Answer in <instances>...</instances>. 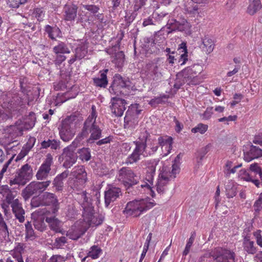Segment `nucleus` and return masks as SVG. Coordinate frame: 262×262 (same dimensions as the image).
I'll return each instance as SVG.
<instances>
[{
  "label": "nucleus",
  "instance_id": "ddd939ff",
  "mask_svg": "<svg viewBox=\"0 0 262 262\" xmlns=\"http://www.w3.org/2000/svg\"><path fill=\"white\" fill-rule=\"evenodd\" d=\"M178 55L177 63L179 66H183L189 60L188 58V50L187 49V45L186 41H183L179 45L178 48Z\"/></svg>",
  "mask_w": 262,
  "mask_h": 262
},
{
  "label": "nucleus",
  "instance_id": "a878e982",
  "mask_svg": "<svg viewBox=\"0 0 262 262\" xmlns=\"http://www.w3.org/2000/svg\"><path fill=\"white\" fill-rule=\"evenodd\" d=\"M23 120L24 122L25 128L26 129H31L34 126L36 121L35 114L31 112L28 115L23 116Z\"/></svg>",
  "mask_w": 262,
  "mask_h": 262
},
{
  "label": "nucleus",
  "instance_id": "0e129e2a",
  "mask_svg": "<svg viewBox=\"0 0 262 262\" xmlns=\"http://www.w3.org/2000/svg\"><path fill=\"white\" fill-rule=\"evenodd\" d=\"M20 108H15L13 111L11 112V113L13 114L14 115H16L17 117L23 115V114L27 111V106L21 103L20 105Z\"/></svg>",
  "mask_w": 262,
  "mask_h": 262
},
{
  "label": "nucleus",
  "instance_id": "f704fd0d",
  "mask_svg": "<svg viewBox=\"0 0 262 262\" xmlns=\"http://www.w3.org/2000/svg\"><path fill=\"white\" fill-rule=\"evenodd\" d=\"M195 66V64H193L184 68L176 74L177 78L182 79L183 76L185 75L184 74L185 72L187 73V75H196L198 72L196 71L195 69H194ZM196 66L199 67V65L198 64Z\"/></svg>",
  "mask_w": 262,
  "mask_h": 262
},
{
  "label": "nucleus",
  "instance_id": "9b49d317",
  "mask_svg": "<svg viewBox=\"0 0 262 262\" xmlns=\"http://www.w3.org/2000/svg\"><path fill=\"white\" fill-rule=\"evenodd\" d=\"M42 201L45 206H52V213L55 214L59 209V203L56 195L52 193L46 192L42 195Z\"/></svg>",
  "mask_w": 262,
  "mask_h": 262
},
{
  "label": "nucleus",
  "instance_id": "6ab92c4d",
  "mask_svg": "<svg viewBox=\"0 0 262 262\" xmlns=\"http://www.w3.org/2000/svg\"><path fill=\"white\" fill-rule=\"evenodd\" d=\"M217 255L222 256L223 259L232 262H238L239 259L236 257V255L233 250L227 248L217 247Z\"/></svg>",
  "mask_w": 262,
  "mask_h": 262
},
{
  "label": "nucleus",
  "instance_id": "69168bd1",
  "mask_svg": "<svg viewBox=\"0 0 262 262\" xmlns=\"http://www.w3.org/2000/svg\"><path fill=\"white\" fill-rule=\"evenodd\" d=\"M83 8L84 9L94 14V15H96V14L98 12L99 10L100 9L99 6L94 5H83Z\"/></svg>",
  "mask_w": 262,
  "mask_h": 262
},
{
  "label": "nucleus",
  "instance_id": "473e14b6",
  "mask_svg": "<svg viewBox=\"0 0 262 262\" xmlns=\"http://www.w3.org/2000/svg\"><path fill=\"white\" fill-rule=\"evenodd\" d=\"M262 7L260 0H252L247 8V13L251 15H254Z\"/></svg>",
  "mask_w": 262,
  "mask_h": 262
},
{
  "label": "nucleus",
  "instance_id": "0eeeda50",
  "mask_svg": "<svg viewBox=\"0 0 262 262\" xmlns=\"http://www.w3.org/2000/svg\"><path fill=\"white\" fill-rule=\"evenodd\" d=\"M122 97L116 96L111 99V105L110 108L112 113L117 117L122 116L126 110L125 105L127 104V102Z\"/></svg>",
  "mask_w": 262,
  "mask_h": 262
},
{
  "label": "nucleus",
  "instance_id": "a18cd8bd",
  "mask_svg": "<svg viewBox=\"0 0 262 262\" xmlns=\"http://www.w3.org/2000/svg\"><path fill=\"white\" fill-rule=\"evenodd\" d=\"M225 189L226 195L228 198H232L237 194V187L232 183L229 182L225 186Z\"/></svg>",
  "mask_w": 262,
  "mask_h": 262
},
{
  "label": "nucleus",
  "instance_id": "58836bf2",
  "mask_svg": "<svg viewBox=\"0 0 262 262\" xmlns=\"http://www.w3.org/2000/svg\"><path fill=\"white\" fill-rule=\"evenodd\" d=\"M73 68L71 65H68V67H65L60 71V75L61 79L65 80L67 82H69L71 79L73 73Z\"/></svg>",
  "mask_w": 262,
  "mask_h": 262
},
{
  "label": "nucleus",
  "instance_id": "c03bdc74",
  "mask_svg": "<svg viewBox=\"0 0 262 262\" xmlns=\"http://www.w3.org/2000/svg\"><path fill=\"white\" fill-rule=\"evenodd\" d=\"M45 220L43 217H40L34 220L33 225L35 229L40 232L46 230L47 226L45 223Z\"/></svg>",
  "mask_w": 262,
  "mask_h": 262
},
{
  "label": "nucleus",
  "instance_id": "72a5a7b5",
  "mask_svg": "<svg viewBox=\"0 0 262 262\" xmlns=\"http://www.w3.org/2000/svg\"><path fill=\"white\" fill-rule=\"evenodd\" d=\"M45 221L49 224L50 229L54 232L61 226V222L55 216L46 217Z\"/></svg>",
  "mask_w": 262,
  "mask_h": 262
},
{
  "label": "nucleus",
  "instance_id": "6e6d98bb",
  "mask_svg": "<svg viewBox=\"0 0 262 262\" xmlns=\"http://www.w3.org/2000/svg\"><path fill=\"white\" fill-rule=\"evenodd\" d=\"M89 129L90 127L89 126H84L83 125L81 132L76 137V140H77L78 142H80L84 138H86L89 136Z\"/></svg>",
  "mask_w": 262,
  "mask_h": 262
},
{
  "label": "nucleus",
  "instance_id": "9d476101",
  "mask_svg": "<svg viewBox=\"0 0 262 262\" xmlns=\"http://www.w3.org/2000/svg\"><path fill=\"white\" fill-rule=\"evenodd\" d=\"M159 61L160 58L157 57L149 61L145 66L146 76L151 78L153 80H158L162 76L161 73L159 71L158 62Z\"/></svg>",
  "mask_w": 262,
  "mask_h": 262
},
{
  "label": "nucleus",
  "instance_id": "39448f33",
  "mask_svg": "<svg viewBox=\"0 0 262 262\" xmlns=\"http://www.w3.org/2000/svg\"><path fill=\"white\" fill-rule=\"evenodd\" d=\"M119 176L122 179V183L126 190H129L139 182L138 177L128 167H122L119 170Z\"/></svg>",
  "mask_w": 262,
  "mask_h": 262
},
{
  "label": "nucleus",
  "instance_id": "2eb2a0df",
  "mask_svg": "<svg viewBox=\"0 0 262 262\" xmlns=\"http://www.w3.org/2000/svg\"><path fill=\"white\" fill-rule=\"evenodd\" d=\"M262 157V149L259 147L251 144L248 151L244 152V159L246 162Z\"/></svg>",
  "mask_w": 262,
  "mask_h": 262
},
{
  "label": "nucleus",
  "instance_id": "79ce46f5",
  "mask_svg": "<svg viewBox=\"0 0 262 262\" xmlns=\"http://www.w3.org/2000/svg\"><path fill=\"white\" fill-rule=\"evenodd\" d=\"M125 61V55L123 51H119L115 53V58L113 62L115 63L118 68H122Z\"/></svg>",
  "mask_w": 262,
  "mask_h": 262
},
{
  "label": "nucleus",
  "instance_id": "13d9d810",
  "mask_svg": "<svg viewBox=\"0 0 262 262\" xmlns=\"http://www.w3.org/2000/svg\"><path fill=\"white\" fill-rule=\"evenodd\" d=\"M86 230H80L78 233L67 232L66 235L74 241H77L80 238L85 232Z\"/></svg>",
  "mask_w": 262,
  "mask_h": 262
},
{
  "label": "nucleus",
  "instance_id": "412c9836",
  "mask_svg": "<svg viewBox=\"0 0 262 262\" xmlns=\"http://www.w3.org/2000/svg\"><path fill=\"white\" fill-rule=\"evenodd\" d=\"M63 155H65L66 161L63 164V167L66 168H70L74 163H76L78 156L77 155V152H75V150L73 149H69L68 150H64V148L63 149Z\"/></svg>",
  "mask_w": 262,
  "mask_h": 262
},
{
  "label": "nucleus",
  "instance_id": "09e8293b",
  "mask_svg": "<svg viewBox=\"0 0 262 262\" xmlns=\"http://www.w3.org/2000/svg\"><path fill=\"white\" fill-rule=\"evenodd\" d=\"M102 252V249L97 245H93L90 248V251L88 253V256L91 257L93 259L98 258L100 253Z\"/></svg>",
  "mask_w": 262,
  "mask_h": 262
},
{
  "label": "nucleus",
  "instance_id": "3c124183",
  "mask_svg": "<svg viewBox=\"0 0 262 262\" xmlns=\"http://www.w3.org/2000/svg\"><path fill=\"white\" fill-rule=\"evenodd\" d=\"M253 241H250L245 243H243L244 249L247 253L249 254H254L257 252V248L254 246Z\"/></svg>",
  "mask_w": 262,
  "mask_h": 262
},
{
  "label": "nucleus",
  "instance_id": "c85d7f7f",
  "mask_svg": "<svg viewBox=\"0 0 262 262\" xmlns=\"http://www.w3.org/2000/svg\"><path fill=\"white\" fill-rule=\"evenodd\" d=\"M133 6V10L129 11L128 12H126V15L124 17L126 26H129L135 20L138 15V11L142 8L134 4Z\"/></svg>",
  "mask_w": 262,
  "mask_h": 262
},
{
  "label": "nucleus",
  "instance_id": "b1692460",
  "mask_svg": "<svg viewBox=\"0 0 262 262\" xmlns=\"http://www.w3.org/2000/svg\"><path fill=\"white\" fill-rule=\"evenodd\" d=\"M71 174L75 178V181L80 184H83L86 181L87 174L83 166L72 171Z\"/></svg>",
  "mask_w": 262,
  "mask_h": 262
},
{
  "label": "nucleus",
  "instance_id": "37998d69",
  "mask_svg": "<svg viewBox=\"0 0 262 262\" xmlns=\"http://www.w3.org/2000/svg\"><path fill=\"white\" fill-rule=\"evenodd\" d=\"M140 205V200H135L133 201L128 202L126 205L125 209L123 211V213L127 212L128 211H136V210H139Z\"/></svg>",
  "mask_w": 262,
  "mask_h": 262
},
{
  "label": "nucleus",
  "instance_id": "8fccbe9b",
  "mask_svg": "<svg viewBox=\"0 0 262 262\" xmlns=\"http://www.w3.org/2000/svg\"><path fill=\"white\" fill-rule=\"evenodd\" d=\"M12 212L14 214L16 219H17L18 221L22 223L25 221V216L24 214L25 213V211L22 207H19L18 208H14L12 209Z\"/></svg>",
  "mask_w": 262,
  "mask_h": 262
},
{
  "label": "nucleus",
  "instance_id": "c9c22d12",
  "mask_svg": "<svg viewBox=\"0 0 262 262\" xmlns=\"http://www.w3.org/2000/svg\"><path fill=\"white\" fill-rule=\"evenodd\" d=\"M212 145L211 143L208 144L205 147H203L197 150L198 156H196L197 162L199 165L202 164V161L205 156L210 151Z\"/></svg>",
  "mask_w": 262,
  "mask_h": 262
},
{
  "label": "nucleus",
  "instance_id": "f3484780",
  "mask_svg": "<svg viewBox=\"0 0 262 262\" xmlns=\"http://www.w3.org/2000/svg\"><path fill=\"white\" fill-rule=\"evenodd\" d=\"M60 127V128L59 127L58 129L61 139L64 142H68L71 140L75 135L71 129V125L61 122Z\"/></svg>",
  "mask_w": 262,
  "mask_h": 262
},
{
  "label": "nucleus",
  "instance_id": "c756f323",
  "mask_svg": "<svg viewBox=\"0 0 262 262\" xmlns=\"http://www.w3.org/2000/svg\"><path fill=\"white\" fill-rule=\"evenodd\" d=\"M145 134L146 136H148V145L151 150L148 152V154L150 156L154 154L159 148V145L157 143L158 140L155 137L151 138L150 134L147 130L145 131Z\"/></svg>",
  "mask_w": 262,
  "mask_h": 262
},
{
  "label": "nucleus",
  "instance_id": "1a4fd4ad",
  "mask_svg": "<svg viewBox=\"0 0 262 262\" xmlns=\"http://www.w3.org/2000/svg\"><path fill=\"white\" fill-rule=\"evenodd\" d=\"M44 190L40 182L33 181L28 184L21 192V195L25 201L28 200L32 195L38 192L42 193Z\"/></svg>",
  "mask_w": 262,
  "mask_h": 262
},
{
  "label": "nucleus",
  "instance_id": "bb28decb",
  "mask_svg": "<svg viewBox=\"0 0 262 262\" xmlns=\"http://www.w3.org/2000/svg\"><path fill=\"white\" fill-rule=\"evenodd\" d=\"M139 117L126 115L124 118V128L133 129L138 125Z\"/></svg>",
  "mask_w": 262,
  "mask_h": 262
},
{
  "label": "nucleus",
  "instance_id": "20e7f679",
  "mask_svg": "<svg viewBox=\"0 0 262 262\" xmlns=\"http://www.w3.org/2000/svg\"><path fill=\"white\" fill-rule=\"evenodd\" d=\"M163 31V29L156 32L154 37H145L140 40V47L146 57L155 52L153 49L156 43L163 42V40L160 39Z\"/></svg>",
  "mask_w": 262,
  "mask_h": 262
},
{
  "label": "nucleus",
  "instance_id": "bf43d9fd",
  "mask_svg": "<svg viewBox=\"0 0 262 262\" xmlns=\"http://www.w3.org/2000/svg\"><path fill=\"white\" fill-rule=\"evenodd\" d=\"M104 220V216L102 214H99L97 217L94 215V219H92V221L88 224L90 225H94L95 226H98L102 224Z\"/></svg>",
  "mask_w": 262,
  "mask_h": 262
},
{
  "label": "nucleus",
  "instance_id": "4d7b16f0",
  "mask_svg": "<svg viewBox=\"0 0 262 262\" xmlns=\"http://www.w3.org/2000/svg\"><path fill=\"white\" fill-rule=\"evenodd\" d=\"M208 128V125L200 123L195 127L192 128L191 131L193 133H200L203 134L207 130Z\"/></svg>",
  "mask_w": 262,
  "mask_h": 262
},
{
  "label": "nucleus",
  "instance_id": "7ed1b4c3",
  "mask_svg": "<svg viewBox=\"0 0 262 262\" xmlns=\"http://www.w3.org/2000/svg\"><path fill=\"white\" fill-rule=\"evenodd\" d=\"M191 25L185 19H183L181 21H179L176 19L172 18L169 19L166 25L163 27L160 30L163 29L162 35L160 36V39L165 40V37L164 36V32L165 31L167 35L172 33L173 32L186 31L190 29Z\"/></svg>",
  "mask_w": 262,
  "mask_h": 262
},
{
  "label": "nucleus",
  "instance_id": "e433bc0d",
  "mask_svg": "<svg viewBox=\"0 0 262 262\" xmlns=\"http://www.w3.org/2000/svg\"><path fill=\"white\" fill-rule=\"evenodd\" d=\"M25 238L26 241H27L29 239L32 241L38 237L35 235V232L32 227V225L30 222L28 221L25 224Z\"/></svg>",
  "mask_w": 262,
  "mask_h": 262
},
{
  "label": "nucleus",
  "instance_id": "49530a36",
  "mask_svg": "<svg viewBox=\"0 0 262 262\" xmlns=\"http://www.w3.org/2000/svg\"><path fill=\"white\" fill-rule=\"evenodd\" d=\"M169 96L164 94L160 95L159 97L152 98L148 102V104L153 107H156L158 104L165 103V101L163 99H168Z\"/></svg>",
  "mask_w": 262,
  "mask_h": 262
},
{
  "label": "nucleus",
  "instance_id": "f8f14e48",
  "mask_svg": "<svg viewBox=\"0 0 262 262\" xmlns=\"http://www.w3.org/2000/svg\"><path fill=\"white\" fill-rule=\"evenodd\" d=\"M44 34L47 35L48 38L52 40H56V38L63 37L60 29L55 24L47 25L44 28Z\"/></svg>",
  "mask_w": 262,
  "mask_h": 262
},
{
  "label": "nucleus",
  "instance_id": "aec40b11",
  "mask_svg": "<svg viewBox=\"0 0 262 262\" xmlns=\"http://www.w3.org/2000/svg\"><path fill=\"white\" fill-rule=\"evenodd\" d=\"M108 69H104L99 71L100 77H94L93 78V84L96 87L106 88L108 83L107 74L108 72Z\"/></svg>",
  "mask_w": 262,
  "mask_h": 262
},
{
  "label": "nucleus",
  "instance_id": "4be33fe9",
  "mask_svg": "<svg viewBox=\"0 0 262 262\" xmlns=\"http://www.w3.org/2000/svg\"><path fill=\"white\" fill-rule=\"evenodd\" d=\"M157 140L159 147L161 146L162 148L165 145H168L167 152L164 155V156H166L170 152L171 150H172V144L173 143V138L171 136L165 135L160 136Z\"/></svg>",
  "mask_w": 262,
  "mask_h": 262
},
{
  "label": "nucleus",
  "instance_id": "338daca9",
  "mask_svg": "<svg viewBox=\"0 0 262 262\" xmlns=\"http://www.w3.org/2000/svg\"><path fill=\"white\" fill-rule=\"evenodd\" d=\"M40 197L38 196H33L31 201V206L32 208H36L40 206L43 205V202L40 200Z\"/></svg>",
  "mask_w": 262,
  "mask_h": 262
},
{
  "label": "nucleus",
  "instance_id": "7c9ffc66",
  "mask_svg": "<svg viewBox=\"0 0 262 262\" xmlns=\"http://www.w3.org/2000/svg\"><path fill=\"white\" fill-rule=\"evenodd\" d=\"M94 209L92 204H88L86 206L83 207L82 216L88 223L91 222L92 219H94Z\"/></svg>",
  "mask_w": 262,
  "mask_h": 262
},
{
  "label": "nucleus",
  "instance_id": "423d86ee",
  "mask_svg": "<svg viewBox=\"0 0 262 262\" xmlns=\"http://www.w3.org/2000/svg\"><path fill=\"white\" fill-rule=\"evenodd\" d=\"M23 99L18 94L7 93L1 95L0 103L3 108H7L11 112L23 103Z\"/></svg>",
  "mask_w": 262,
  "mask_h": 262
},
{
  "label": "nucleus",
  "instance_id": "603ef678",
  "mask_svg": "<svg viewBox=\"0 0 262 262\" xmlns=\"http://www.w3.org/2000/svg\"><path fill=\"white\" fill-rule=\"evenodd\" d=\"M159 16V14L158 12H154L152 15L143 20L142 23L143 26L146 27L148 25H155V23L156 22V20L157 19V17Z\"/></svg>",
  "mask_w": 262,
  "mask_h": 262
},
{
  "label": "nucleus",
  "instance_id": "cd10ccee",
  "mask_svg": "<svg viewBox=\"0 0 262 262\" xmlns=\"http://www.w3.org/2000/svg\"><path fill=\"white\" fill-rule=\"evenodd\" d=\"M5 131L12 138H16L20 136L23 134V126L17 127V125H11L7 126Z\"/></svg>",
  "mask_w": 262,
  "mask_h": 262
},
{
  "label": "nucleus",
  "instance_id": "864d4df0",
  "mask_svg": "<svg viewBox=\"0 0 262 262\" xmlns=\"http://www.w3.org/2000/svg\"><path fill=\"white\" fill-rule=\"evenodd\" d=\"M196 234L195 232L193 231L191 233V236L188 239L187 244L186 245L184 250L183 252V256H186L190 251V249L192 245V244L194 241Z\"/></svg>",
  "mask_w": 262,
  "mask_h": 262
},
{
  "label": "nucleus",
  "instance_id": "a211bd4d",
  "mask_svg": "<svg viewBox=\"0 0 262 262\" xmlns=\"http://www.w3.org/2000/svg\"><path fill=\"white\" fill-rule=\"evenodd\" d=\"M160 160L152 159L148 161V165L147 167V171L146 174L145 180L149 182V183L153 185L154 178L156 173V166L158 164Z\"/></svg>",
  "mask_w": 262,
  "mask_h": 262
},
{
  "label": "nucleus",
  "instance_id": "dca6fc26",
  "mask_svg": "<svg viewBox=\"0 0 262 262\" xmlns=\"http://www.w3.org/2000/svg\"><path fill=\"white\" fill-rule=\"evenodd\" d=\"M91 133L90 137L86 140L88 144H92L95 143L96 140L100 139L102 137V129L97 124L96 121H94L89 129Z\"/></svg>",
  "mask_w": 262,
  "mask_h": 262
},
{
  "label": "nucleus",
  "instance_id": "393cba45",
  "mask_svg": "<svg viewBox=\"0 0 262 262\" xmlns=\"http://www.w3.org/2000/svg\"><path fill=\"white\" fill-rule=\"evenodd\" d=\"M53 162V157L51 154H48L46 158L43 163L41 165L38 170V176L40 173H45L48 174L51 170V165Z\"/></svg>",
  "mask_w": 262,
  "mask_h": 262
},
{
  "label": "nucleus",
  "instance_id": "f03ea898",
  "mask_svg": "<svg viewBox=\"0 0 262 262\" xmlns=\"http://www.w3.org/2000/svg\"><path fill=\"white\" fill-rule=\"evenodd\" d=\"M33 177V169L28 163L23 165L20 169L16 170L14 178L9 180V184L11 186L18 185L19 186H25Z\"/></svg>",
  "mask_w": 262,
  "mask_h": 262
},
{
  "label": "nucleus",
  "instance_id": "ea45409f",
  "mask_svg": "<svg viewBox=\"0 0 262 262\" xmlns=\"http://www.w3.org/2000/svg\"><path fill=\"white\" fill-rule=\"evenodd\" d=\"M140 104L139 103H134L130 104L128 106L125 115L130 116L139 117V115L141 114L142 110L139 109Z\"/></svg>",
  "mask_w": 262,
  "mask_h": 262
},
{
  "label": "nucleus",
  "instance_id": "680f3d73",
  "mask_svg": "<svg viewBox=\"0 0 262 262\" xmlns=\"http://www.w3.org/2000/svg\"><path fill=\"white\" fill-rule=\"evenodd\" d=\"M67 243V239L65 236L59 237L55 239L53 246L57 248H60Z\"/></svg>",
  "mask_w": 262,
  "mask_h": 262
},
{
  "label": "nucleus",
  "instance_id": "f257e3e1",
  "mask_svg": "<svg viewBox=\"0 0 262 262\" xmlns=\"http://www.w3.org/2000/svg\"><path fill=\"white\" fill-rule=\"evenodd\" d=\"M132 88L133 83L129 77H123L116 73L112 77V81L108 90L111 94L125 97L128 94Z\"/></svg>",
  "mask_w": 262,
  "mask_h": 262
},
{
  "label": "nucleus",
  "instance_id": "6e6552de",
  "mask_svg": "<svg viewBox=\"0 0 262 262\" xmlns=\"http://www.w3.org/2000/svg\"><path fill=\"white\" fill-rule=\"evenodd\" d=\"M122 195L121 188L110 185L107 186L104 191V204L105 206L108 208L111 203L114 202L120 196Z\"/></svg>",
  "mask_w": 262,
  "mask_h": 262
},
{
  "label": "nucleus",
  "instance_id": "4468645a",
  "mask_svg": "<svg viewBox=\"0 0 262 262\" xmlns=\"http://www.w3.org/2000/svg\"><path fill=\"white\" fill-rule=\"evenodd\" d=\"M77 10L78 7L75 4L65 5L63 7L64 20L68 21H74L77 17Z\"/></svg>",
  "mask_w": 262,
  "mask_h": 262
},
{
  "label": "nucleus",
  "instance_id": "e2e57ef3",
  "mask_svg": "<svg viewBox=\"0 0 262 262\" xmlns=\"http://www.w3.org/2000/svg\"><path fill=\"white\" fill-rule=\"evenodd\" d=\"M213 114V107H207L203 114H200V116L204 120H209Z\"/></svg>",
  "mask_w": 262,
  "mask_h": 262
},
{
  "label": "nucleus",
  "instance_id": "de8ad7c7",
  "mask_svg": "<svg viewBox=\"0 0 262 262\" xmlns=\"http://www.w3.org/2000/svg\"><path fill=\"white\" fill-rule=\"evenodd\" d=\"M33 147V144H30L29 142H27L26 144L23 147V149L18 154L15 161L17 162L22 159H23L29 152V151Z\"/></svg>",
  "mask_w": 262,
  "mask_h": 262
},
{
  "label": "nucleus",
  "instance_id": "4c0bfd02",
  "mask_svg": "<svg viewBox=\"0 0 262 262\" xmlns=\"http://www.w3.org/2000/svg\"><path fill=\"white\" fill-rule=\"evenodd\" d=\"M203 44L204 45L203 50L208 54L213 51L214 44L212 39L208 36H205L203 39Z\"/></svg>",
  "mask_w": 262,
  "mask_h": 262
},
{
  "label": "nucleus",
  "instance_id": "5701e85b",
  "mask_svg": "<svg viewBox=\"0 0 262 262\" xmlns=\"http://www.w3.org/2000/svg\"><path fill=\"white\" fill-rule=\"evenodd\" d=\"M69 174V171L64 170L62 173L58 174L53 181V186L56 188L57 191H62L63 188V180L67 178Z\"/></svg>",
  "mask_w": 262,
  "mask_h": 262
},
{
  "label": "nucleus",
  "instance_id": "774afa93",
  "mask_svg": "<svg viewBox=\"0 0 262 262\" xmlns=\"http://www.w3.org/2000/svg\"><path fill=\"white\" fill-rule=\"evenodd\" d=\"M253 234L256 239V242L257 245L262 248L261 231L259 229H258L256 231L254 232Z\"/></svg>",
  "mask_w": 262,
  "mask_h": 262
},
{
  "label": "nucleus",
  "instance_id": "2f4dec72",
  "mask_svg": "<svg viewBox=\"0 0 262 262\" xmlns=\"http://www.w3.org/2000/svg\"><path fill=\"white\" fill-rule=\"evenodd\" d=\"M53 52L55 54H69L70 53V50L68 47V43L59 41L57 45L53 48Z\"/></svg>",
  "mask_w": 262,
  "mask_h": 262
},
{
  "label": "nucleus",
  "instance_id": "a19ab883",
  "mask_svg": "<svg viewBox=\"0 0 262 262\" xmlns=\"http://www.w3.org/2000/svg\"><path fill=\"white\" fill-rule=\"evenodd\" d=\"M77 152L79 154V157L82 161H88L91 159V149L89 147L78 149Z\"/></svg>",
  "mask_w": 262,
  "mask_h": 262
},
{
  "label": "nucleus",
  "instance_id": "052dcab7",
  "mask_svg": "<svg viewBox=\"0 0 262 262\" xmlns=\"http://www.w3.org/2000/svg\"><path fill=\"white\" fill-rule=\"evenodd\" d=\"M140 154L134 150L132 154L128 157L126 163L132 164L138 162L140 159Z\"/></svg>",
  "mask_w": 262,
  "mask_h": 262
},
{
  "label": "nucleus",
  "instance_id": "5fc2aeb1",
  "mask_svg": "<svg viewBox=\"0 0 262 262\" xmlns=\"http://www.w3.org/2000/svg\"><path fill=\"white\" fill-rule=\"evenodd\" d=\"M29 0H6L8 6L11 8H18L20 5H24Z\"/></svg>",
  "mask_w": 262,
  "mask_h": 262
}]
</instances>
